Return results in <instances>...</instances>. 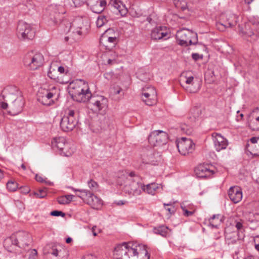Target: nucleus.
Masks as SVG:
<instances>
[{
  "label": "nucleus",
  "instance_id": "obj_1",
  "mask_svg": "<svg viewBox=\"0 0 259 259\" xmlns=\"http://www.w3.org/2000/svg\"><path fill=\"white\" fill-rule=\"evenodd\" d=\"M150 256L147 246L137 242L117 244L113 250L115 259H149Z\"/></svg>",
  "mask_w": 259,
  "mask_h": 259
},
{
  "label": "nucleus",
  "instance_id": "obj_2",
  "mask_svg": "<svg viewBox=\"0 0 259 259\" xmlns=\"http://www.w3.org/2000/svg\"><path fill=\"white\" fill-rule=\"evenodd\" d=\"M117 183L120 186L124 185V191L130 195L138 196L143 191L144 184L142 180L134 172L119 173Z\"/></svg>",
  "mask_w": 259,
  "mask_h": 259
},
{
  "label": "nucleus",
  "instance_id": "obj_3",
  "mask_svg": "<svg viewBox=\"0 0 259 259\" xmlns=\"http://www.w3.org/2000/svg\"><path fill=\"white\" fill-rule=\"evenodd\" d=\"M69 27L66 36V41L70 43L78 41L81 36L86 35L89 31L90 25L87 19L76 18L73 21L68 20L66 22V28Z\"/></svg>",
  "mask_w": 259,
  "mask_h": 259
},
{
  "label": "nucleus",
  "instance_id": "obj_4",
  "mask_svg": "<svg viewBox=\"0 0 259 259\" xmlns=\"http://www.w3.org/2000/svg\"><path fill=\"white\" fill-rule=\"evenodd\" d=\"M67 90L71 98L78 102H88L92 97L88 83L82 79L70 82Z\"/></svg>",
  "mask_w": 259,
  "mask_h": 259
},
{
  "label": "nucleus",
  "instance_id": "obj_5",
  "mask_svg": "<svg viewBox=\"0 0 259 259\" xmlns=\"http://www.w3.org/2000/svg\"><path fill=\"white\" fill-rule=\"evenodd\" d=\"M180 82L187 93H196L200 90V85L194 81V75L191 71L182 72L180 76Z\"/></svg>",
  "mask_w": 259,
  "mask_h": 259
},
{
  "label": "nucleus",
  "instance_id": "obj_6",
  "mask_svg": "<svg viewBox=\"0 0 259 259\" xmlns=\"http://www.w3.org/2000/svg\"><path fill=\"white\" fill-rule=\"evenodd\" d=\"M176 38L178 44L181 46H188L197 42V33L188 29H182L178 31Z\"/></svg>",
  "mask_w": 259,
  "mask_h": 259
},
{
  "label": "nucleus",
  "instance_id": "obj_7",
  "mask_svg": "<svg viewBox=\"0 0 259 259\" xmlns=\"http://www.w3.org/2000/svg\"><path fill=\"white\" fill-rule=\"evenodd\" d=\"M23 62L30 69L34 70L43 65L44 58L41 54L31 51L25 55Z\"/></svg>",
  "mask_w": 259,
  "mask_h": 259
},
{
  "label": "nucleus",
  "instance_id": "obj_8",
  "mask_svg": "<svg viewBox=\"0 0 259 259\" xmlns=\"http://www.w3.org/2000/svg\"><path fill=\"white\" fill-rule=\"evenodd\" d=\"M17 35L21 40H32L35 36V30L30 24L19 21L17 25Z\"/></svg>",
  "mask_w": 259,
  "mask_h": 259
},
{
  "label": "nucleus",
  "instance_id": "obj_9",
  "mask_svg": "<svg viewBox=\"0 0 259 259\" xmlns=\"http://www.w3.org/2000/svg\"><path fill=\"white\" fill-rule=\"evenodd\" d=\"M78 197L83 201L95 209H99L102 205V201L90 191L86 190H77Z\"/></svg>",
  "mask_w": 259,
  "mask_h": 259
},
{
  "label": "nucleus",
  "instance_id": "obj_10",
  "mask_svg": "<svg viewBox=\"0 0 259 259\" xmlns=\"http://www.w3.org/2000/svg\"><path fill=\"white\" fill-rule=\"evenodd\" d=\"M7 101L10 102L9 104L10 114L15 115L20 113L24 105V101L22 96H18L15 94H9L7 96Z\"/></svg>",
  "mask_w": 259,
  "mask_h": 259
},
{
  "label": "nucleus",
  "instance_id": "obj_11",
  "mask_svg": "<svg viewBox=\"0 0 259 259\" xmlns=\"http://www.w3.org/2000/svg\"><path fill=\"white\" fill-rule=\"evenodd\" d=\"M91 110L95 113H103L108 108V99L103 96H92L90 99Z\"/></svg>",
  "mask_w": 259,
  "mask_h": 259
},
{
  "label": "nucleus",
  "instance_id": "obj_12",
  "mask_svg": "<svg viewBox=\"0 0 259 259\" xmlns=\"http://www.w3.org/2000/svg\"><path fill=\"white\" fill-rule=\"evenodd\" d=\"M237 17L234 14H223L220 16L219 21L216 24L217 29L224 31L227 28H232L237 24Z\"/></svg>",
  "mask_w": 259,
  "mask_h": 259
},
{
  "label": "nucleus",
  "instance_id": "obj_13",
  "mask_svg": "<svg viewBox=\"0 0 259 259\" xmlns=\"http://www.w3.org/2000/svg\"><path fill=\"white\" fill-rule=\"evenodd\" d=\"M167 134L162 131H155L151 133L148 137L149 144L153 146H160L166 143Z\"/></svg>",
  "mask_w": 259,
  "mask_h": 259
},
{
  "label": "nucleus",
  "instance_id": "obj_14",
  "mask_svg": "<svg viewBox=\"0 0 259 259\" xmlns=\"http://www.w3.org/2000/svg\"><path fill=\"white\" fill-rule=\"evenodd\" d=\"M177 146L179 152L183 155L192 153L195 150V145L192 140L186 138H182L178 141Z\"/></svg>",
  "mask_w": 259,
  "mask_h": 259
},
{
  "label": "nucleus",
  "instance_id": "obj_15",
  "mask_svg": "<svg viewBox=\"0 0 259 259\" xmlns=\"http://www.w3.org/2000/svg\"><path fill=\"white\" fill-rule=\"evenodd\" d=\"M15 236L17 240L18 248L26 250L32 243V236L27 232L19 231L15 234Z\"/></svg>",
  "mask_w": 259,
  "mask_h": 259
},
{
  "label": "nucleus",
  "instance_id": "obj_16",
  "mask_svg": "<svg viewBox=\"0 0 259 259\" xmlns=\"http://www.w3.org/2000/svg\"><path fill=\"white\" fill-rule=\"evenodd\" d=\"M213 167L208 164H201L195 169V172L197 177L205 178L211 177L214 173Z\"/></svg>",
  "mask_w": 259,
  "mask_h": 259
},
{
  "label": "nucleus",
  "instance_id": "obj_17",
  "mask_svg": "<svg viewBox=\"0 0 259 259\" xmlns=\"http://www.w3.org/2000/svg\"><path fill=\"white\" fill-rule=\"evenodd\" d=\"M160 155L156 153L153 149H149L143 151L141 154L142 162L146 164L155 165L160 159Z\"/></svg>",
  "mask_w": 259,
  "mask_h": 259
},
{
  "label": "nucleus",
  "instance_id": "obj_18",
  "mask_svg": "<svg viewBox=\"0 0 259 259\" xmlns=\"http://www.w3.org/2000/svg\"><path fill=\"white\" fill-rule=\"evenodd\" d=\"M54 94L48 90L40 88L38 91L37 100L41 104L46 106H50L54 103L52 99Z\"/></svg>",
  "mask_w": 259,
  "mask_h": 259
},
{
  "label": "nucleus",
  "instance_id": "obj_19",
  "mask_svg": "<svg viewBox=\"0 0 259 259\" xmlns=\"http://www.w3.org/2000/svg\"><path fill=\"white\" fill-rule=\"evenodd\" d=\"M257 24L250 23H245L243 27L239 25V33L242 37L247 39L252 36H255L256 37L257 34L255 33L253 30L257 27Z\"/></svg>",
  "mask_w": 259,
  "mask_h": 259
},
{
  "label": "nucleus",
  "instance_id": "obj_20",
  "mask_svg": "<svg viewBox=\"0 0 259 259\" xmlns=\"http://www.w3.org/2000/svg\"><path fill=\"white\" fill-rule=\"evenodd\" d=\"M108 34V32H104L100 40V45L104 47L106 50L111 49L117 43L116 35L109 36Z\"/></svg>",
  "mask_w": 259,
  "mask_h": 259
},
{
  "label": "nucleus",
  "instance_id": "obj_21",
  "mask_svg": "<svg viewBox=\"0 0 259 259\" xmlns=\"http://www.w3.org/2000/svg\"><path fill=\"white\" fill-rule=\"evenodd\" d=\"M168 30L165 27L159 26L154 28L151 33V38L153 40L164 38L166 39L169 37Z\"/></svg>",
  "mask_w": 259,
  "mask_h": 259
},
{
  "label": "nucleus",
  "instance_id": "obj_22",
  "mask_svg": "<svg viewBox=\"0 0 259 259\" xmlns=\"http://www.w3.org/2000/svg\"><path fill=\"white\" fill-rule=\"evenodd\" d=\"M109 6L111 7L112 11L117 15L124 16L127 13V9L120 1L111 0Z\"/></svg>",
  "mask_w": 259,
  "mask_h": 259
},
{
  "label": "nucleus",
  "instance_id": "obj_23",
  "mask_svg": "<svg viewBox=\"0 0 259 259\" xmlns=\"http://www.w3.org/2000/svg\"><path fill=\"white\" fill-rule=\"evenodd\" d=\"M211 136L217 151H220L226 148L228 144V141L221 135L214 133L212 134Z\"/></svg>",
  "mask_w": 259,
  "mask_h": 259
},
{
  "label": "nucleus",
  "instance_id": "obj_24",
  "mask_svg": "<svg viewBox=\"0 0 259 259\" xmlns=\"http://www.w3.org/2000/svg\"><path fill=\"white\" fill-rule=\"evenodd\" d=\"M228 194L231 201L234 203L239 202L242 199V190L238 186H233L230 188Z\"/></svg>",
  "mask_w": 259,
  "mask_h": 259
},
{
  "label": "nucleus",
  "instance_id": "obj_25",
  "mask_svg": "<svg viewBox=\"0 0 259 259\" xmlns=\"http://www.w3.org/2000/svg\"><path fill=\"white\" fill-rule=\"evenodd\" d=\"M88 5L94 13H100L104 10L106 2L105 0H88Z\"/></svg>",
  "mask_w": 259,
  "mask_h": 259
},
{
  "label": "nucleus",
  "instance_id": "obj_26",
  "mask_svg": "<svg viewBox=\"0 0 259 259\" xmlns=\"http://www.w3.org/2000/svg\"><path fill=\"white\" fill-rule=\"evenodd\" d=\"M17 240L15 234L6 238L4 241V246L8 251L10 252H16L17 248L18 247Z\"/></svg>",
  "mask_w": 259,
  "mask_h": 259
},
{
  "label": "nucleus",
  "instance_id": "obj_27",
  "mask_svg": "<svg viewBox=\"0 0 259 259\" xmlns=\"http://www.w3.org/2000/svg\"><path fill=\"white\" fill-rule=\"evenodd\" d=\"M246 149L253 156H259V137H252L247 144Z\"/></svg>",
  "mask_w": 259,
  "mask_h": 259
},
{
  "label": "nucleus",
  "instance_id": "obj_28",
  "mask_svg": "<svg viewBox=\"0 0 259 259\" xmlns=\"http://www.w3.org/2000/svg\"><path fill=\"white\" fill-rule=\"evenodd\" d=\"M52 67L51 66L50 69L48 73V76L51 79H53L56 80L57 82L64 84V81H63V79L61 78L58 75V73L59 72L60 74H62L65 71V68L63 66H59L57 68V71H56L54 69L52 70Z\"/></svg>",
  "mask_w": 259,
  "mask_h": 259
},
{
  "label": "nucleus",
  "instance_id": "obj_29",
  "mask_svg": "<svg viewBox=\"0 0 259 259\" xmlns=\"http://www.w3.org/2000/svg\"><path fill=\"white\" fill-rule=\"evenodd\" d=\"M53 148H56L57 152L61 155L64 156L63 150L65 147V138L58 137L53 139L52 142Z\"/></svg>",
  "mask_w": 259,
  "mask_h": 259
},
{
  "label": "nucleus",
  "instance_id": "obj_30",
  "mask_svg": "<svg viewBox=\"0 0 259 259\" xmlns=\"http://www.w3.org/2000/svg\"><path fill=\"white\" fill-rule=\"evenodd\" d=\"M142 95L143 96H151L152 99L149 103L151 102L153 103L157 102V93L154 87L148 86L144 88L142 90Z\"/></svg>",
  "mask_w": 259,
  "mask_h": 259
},
{
  "label": "nucleus",
  "instance_id": "obj_31",
  "mask_svg": "<svg viewBox=\"0 0 259 259\" xmlns=\"http://www.w3.org/2000/svg\"><path fill=\"white\" fill-rule=\"evenodd\" d=\"M160 188V186L155 183L148 184L147 185H144L143 192L151 195H154L157 192V190Z\"/></svg>",
  "mask_w": 259,
  "mask_h": 259
},
{
  "label": "nucleus",
  "instance_id": "obj_32",
  "mask_svg": "<svg viewBox=\"0 0 259 259\" xmlns=\"http://www.w3.org/2000/svg\"><path fill=\"white\" fill-rule=\"evenodd\" d=\"M154 232L163 237H167L170 235V230L166 226H161L154 229Z\"/></svg>",
  "mask_w": 259,
  "mask_h": 259
},
{
  "label": "nucleus",
  "instance_id": "obj_33",
  "mask_svg": "<svg viewBox=\"0 0 259 259\" xmlns=\"http://www.w3.org/2000/svg\"><path fill=\"white\" fill-rule=\"evenodd\" d=\"M61 247L60 245H49L46 246V248H50V250H48L47 253H51L55 256H58L59 253L61 251Z\"/></svg>",
  "mask_w": 259,
  "mask_h": 259
},
{
  "label": "nucleus",
  "instance_id": "obj_34",
  "mask_svg": "<svg viewBox=\"0 0 259 259\" xmlns=\"http://www.w3.org/2000/svg\"><path fill=\"white\" fill-rule=\"evenodd\" d=\"M174 5L175 7L184 11L187 9V3L185 0H174Z\"/></svg>",
  "mask_w": 259,
  "mask_h": 259
},
{
  "label": "nucleus",
  "instance_id": "obj_35",
  "mask_svg": "<svg viewBox=\"0 0 259 259\" xmlns=\"http://www.w3.org/2000/svg\"><path fill=\"white\" fill-rule=\"evenodd\" d=\"M245 217L246 219L251 223L259 221V213H258L248 212L246 214Z\"/></svg>",
  "mask_w": 259,
  "mask_h": 259
},
{
  "label": "nucleus",
  "instance_id": "obj_36",
  "mask_svg": "<svg viewBox=\"0 0 259 259\" xmlns=\"http://www.w3.org/2000/svg\"><path fill=\"white\" fill-rule=\"evenodd\" d=\"M221 220L220 218L219 215H214L212 218L209 219L210 224L214 228H217L220 224Z\"/></svg>",
  "mask_w": 259,
  "mask_h": 259
},
{
  "label": "nucleus",
  "instance_id": "obj_37",
  "mask_svg": "<svg viewBox=\"0 0 259 259\" xmlns=\"http://www.w3.org/2000/svg\"><path fill=\"white\" fill-rule=\"evenodd\" d=\"M76 124V120L75 118H67V125L66 126V128L68 131H72L75 127Z\"/></svg>",
  "mask_w": 259,
  "mask_h": 259
},
{
  "label": "nucleus",
  "instance_id": "obj_38",
  "mask_svg": "<svg viewBox=\"0 0 259 259\" xmlns=\"http://www.w3.org/2000/svg\"><path fill=\"white\" fill-rule=\"evenodd\" d=\"M7 188L10 191H15L18 188V184L14 180H10L7 183Z\"/></svg>",
  "mask_w": 259,
  "mask_h": 259
},
{
  "label": "nucleus",
  "instance_id": "obj_39",
  "mask_svg": "<svg viewBox=\"0 0 259 259\" xmlns=\"http://www.w3.org/2000/svg\"><path fill=\"white\" fill-rule=\"evenodd\" d=\"M84 0H67V4L71 7H77L81 6Z\"/></svg>",
  "mask_w": 259,
  "mask_h": 259
},
{
  "label": "nucleus",
  "instance_id": "obj_40",
  "mask_svg": "<svg viewBox=\"0 0 259 259\" xmlns=\"http://www.w3.org/2000/svg\"><path fill=\"white\" fill-rule=\"evenodd\" d=\"M88 185L92 192L96 191L99 188L98 184L93 179H91L88 182Z\"/></svg>",
  "mask_w": 259,
  "mask_h": 259
},
{
  "label": "nucleus",
  "instance_id": "obj_41",
  "mask_svg": "<svg viewBox=\"0 0 259 259\" xmlns=\"http://www.w3.org/2000/svg\"><path fill=\"white\" fill-rule=\"evenodd\" d=\"M107 22V20L106 17L103 15H100L98 17L97 20L96 24L97 27L100 28L105 25Z\"/></svg>",
  "mask_w": 259,
  "mask_h": 259
},
{
  "label": "nucleus",
  "instance_id": "obj_42",
  "mask_svg": "<svg viewBox=\"0 0 259 259\" xmlns=\"http://www.w3.org/2000/svg\"><path fill=\"white\" fill-rule=\"evenodd\" d=\"M225 237H226V238L227 239H228V240H232V241H231L232 243H234V242H235V241H236L235 238H236V235H237V233L236 232H233L232 233V234H231L229 232L228 229H226L225 230Z\"/></svg>",
  "mask_w": 259,
  "mask_h": 259
},
{
  "label": "nucleus",
  "instance_id": "obj_43",
  "mask_svg": "<svg viewBox=\"0 0 259 259\" xmlns=\"http://www.w3.org/2000/svg\"><path fill=\"white\" fill-rule=\"evenodd\" d=\"M181 207L184 211V213H183L184 215L186 217H189V216L192 215L195 211V209H192V210H189L187 208V206L185 205V204L184 203L181 204Z\"/></svg>",
  "mask_w": 259,
  "mask_h": 259
},
{
  "label": "nucleus",
  "instance_id": "obj_44",
  "mask_svg": "<svg viewBox=\"0 0 259 259\" xmlns=\"http://www.w3.org/2000/svg\"><path fill=\"white\" fill-rule=\"evenodd\" d=\"M249 126L250 128L253 131H257L259 130V117L256 118L255 120L251 121L249 123Z\"/></svg>",
  "mask_w": 259,
  "mask_h": 259
},
{
  "label": "nucleus",
  "instance_id": "obj_45",
  "mask_svg": "<svg viewBox=\"0 0 259 259\" xmlns=\"http://www.w3.org/2000/svg\"><path fill=\"white\" fill-rule=\"evenodd\" d=\"M243 221L242 220L239 218H236L234 219L233 225L235 226L238 230H240L243 228Z\"/></svg>",
  "mask_w": 259,
  "mask_h": 259
},
{
  "label": "nucleus",
  "instance_id": "obj_46",
  "mask_svg": "<svg viewBox=\"0 0 259 259\" xmlns=\"http://www.w3.org/2000/svg\"><path fill=\"white\" fill-rule=\"evenodd\" d=\"M190 112L192 114V115L193 116V117L194 119H196V118L198 117L201 113V110L199 109V108H196V107L190 110Z\"/></svg>",
  "mask_w": 259,
  "mask_h": 259
},
{
  "label": "nucleus",
  "instance_id": "obj_47",
  "mask_svg": "<svg viewBox=\"0 0 259 259\" xmlns=\"http://www.w3.org/2000/svg\"><path fill=\"white\" fill-rule=\"evenodd\" d=\"M34 194L36 196V198H42L47 196L46 189H40L37 192H34Z\"/></svg>",
  "mask_w": 259,
  "mask_h": 259
},
{
  "label": "nucleus",
  "instance_id": "obj_48",
  "mask_svg": "<svg viewBox=\"0 0 259 259\" xmlns=\"http://www.w3.org/2000/svg\"><path fill=\"white\" fill-rule=\"evenodd\" d=\"M151 99H152V98L151 97V96H143V97H142V99H143V101L145 103V104L148 106H153V105H154L156 104L157 102H151L150 103H149V102H150L151 101Z\"/></svg>",
  "mask_w": 259,
  "mask_h": 259
},
{
  "label": "nucleus",
  "instance_id": "obj_49",
  "mask_svg": "<svg viewBox=\"0 0 259 259\" xmlns=\"http://www.w3.org/2000/svg\"><path fill=\"white\" fill-rule=\"evenodd\" d=\"M92 232L94 236H97V235L102 232V229L97 226H94L92 228Z\"/></svg>",
  "mask_w": 259,
  "mask_h": 259
},
{
  "label": "nucleus",
  "instance_id": "obj_50",
  "mask_svg": "<svg viewBox=\"0 0 259 259\" xmlns=\"http://www.w3.org/2000/svg\"><path fill=\"white\" fill-rule=\"evenodd\" d=\"M50 214L52 216L65 217V213L59 210H53L51 212Z\"/></svg>",
  "mask_w": 259,
  "mask_h": 259
},
{
  "label": "nucleus",
  "instance_id": "obj_51",
  "mask_svg": "<svg viewBox=\"0 0 259 259\" xmlns=\"http://www.w3.org/2000/svg\"><path fill=\"white\" fill-rule=\"evenodd\" d=\"M164 206L165 207V209L166 210L168 211L170 214L173 213L175 211L174 206H172L170 204H164Z\"/></svg>",
  "mask_w": 259,
  "mask_h": 259
},
{
  "label": "nucleus",
  "instance_id": "obj_52",
  "mask_svg": "<svg viewBox=\"0 0 259 259\" xmlns=\"http://www.w3.org/2000/svg\"><path fill=\"white\" fill-rule=\"evenodd\" d=\"M81 259H98V257L92 254H85L82 256Z\"/></svg>",
  "mask_w": 259,
  "mask_h": 259
},
{
  "label": "nucleus",
  "instance_id": "obj_53",
  "mask_svg": "<svg viewBox=\"0 0 259 259\" xmlns=\"http://www.w3.org/2000/svg\"><path fill=\"white\" fill-rule=\"evenodd\" d=\"M75 197L73 195H66V204L69 203L71 201H73Z\"/></svg>",
  "mask_w": 259,
  "mask_h": 259
},
{
  "label": "nucleus",
  "instance_id": "obj_54",
  "mask_svg": "<svg viewBox=\"0 0 259 259\" xmlns=\"http://www.w3.org/2000/svg\"><path fill=\"white\" fill-rule=\"evenodd\" d=\"M67 114H68V116L67 118H71V117L75 118V111L73 109H68V111L67 112Z\"/></svg>",
  "mask_w": 259,
  "mask_h": 259
},
{
  "label": "nucleus",
  "instance_id": "obj_55",
  "mask_svg": "<svg viewBox=\"0 0 259 259\" xmlns=\"http://www.w3.org/2000/svg\"><path fill=\"white\" fill-rule=\"evenodd\" d=\"M35 180L36 181L38 182H40V183H47L46 181H45V179H44V178L38 175H36L35 176Z\"/></svg>",
  "mask_w": 259,
  "mask_h": 259
},
{
  "label": "nucleus",
  "instance_id": "obj_56",
  "mask_svg": "<svg viewBox=\"0 0 259 259\" xmlns=\"http://www.w3.org/2000/svg\"><path fill=\"white\" fill-rule=\"evenodd\" d=\"M126 201H123V200H119V201H114L113 203V204H114V205H118V206H120V205H124L126 203Z\"/></svg>",
  "mask_w": 259,
  "mask_h": 259
},
{
  "label": "nucleus",
  "instance_id": "obj_57",
  "mask_svg": "<svg viewBox=\"0 0 259 259\" xmlns=\"http://www.w3.org/2000/svg\"><path fill=\"white\" fill-rule=\"evenodd\" d=\"M21 192L25 193L27 194L30 191V189L28 187H21Z\"/></svg>",
  "mask_w": 259,
  "mask_h": 259
},
{
  "label": "nucleus",
  "instance_id": "obj_58",
  "mask_svg": "<svg viewBox=\"0 0 259 259\" xmlns=\"http://www.w3.org/2000/svg\"><path fill=\"white\" fill-rule=\"evenodd\" d=\"M181 130L182 131H183L184 133L186 134H189L190 133L188 129L187 128V126L186 125L182 126L181 127Z\"/></svg>",
  "mask_w": 259,
  "mask_h": 259
},
{
  "label": "nucleus",
  "instance_id": "obj_59",
  "mask_svg": "<svg viewBox=\"0 0 259 259\" xmlns=\"http://www.w3.org/2000/svg\"><path fill=\"white\" fill-rule=\"evenodd\" d=\"M105 32H108L109 36H113V35H116L115 31L112 29H108Z\"/></svg>",
  "mask_w": 259,
  "mask_h": 259
},
{
  "label": "nucleus",
  "instance_id": "obj_60",
  "mask_svg": "<svg viewBox=\"0 0 259 259\" xmlns=\"http://www.w3.org/2000/svg\"><path fill=\"white\" fill-rule=\"evenodd\" d=\"M37 254V250L35 249H33L31 250V253L30 254V256L31 257H34L36 256Z\"/></svg>",
  "mask_w": 259,
  "mask_h": 259
},
{
  "label": "nucleus",
  "instance_id": "obj_61",
  "mask_svg": "<svg viewBox=\"0 0 259 259\" xmlns=\"http://www.w3.org/2000/svg\"><path fill=\"white\" fill-rule=\"evenodd\" d=\"M192 57L194 60L196 61L200 58V56L198 54L194 53L192 55Z\"/></svg>",
  "mask_w": 259,
  "mask_h": 259
},
{
  "label": "nucleus",
  "instance_id": "obj_62",
  "mask_svg": "<svg viewBox=\"0 0 259 259\" xmlns=\"http://www.w3.org/2000/svg\"><path fill=\"white\" fill-rule=\"evenodd\" d=\"M58 202L59 203L61 204H65V199L64 198V196L58 198Z\"/></svg>",
  "mask_w": 259,
  "mask_h": 259
},
{
  "label": "nucleus",
  "instance_id": "obj_63",
  "mask_svg": "<svg viewBox=\"0 0 259 259\" xmlns=\"http://www.w3.org/2000/svg\"><path fill=\"white\" fill-rule=\"evenodd\" d=\"M1 107L3 109H6L8 107V104L5 102H2L1 104Z\"/></svg>",
  "mask_w": 259,
  "mask_h": 259
},
{
  "label": "nucleus",
  "instance_id": "obj_64",
  "mask_svg": "<svg viewBox=\"0 0 259 259\" xmlns=\"http://www.w3.org/2000/svg\"><path fill=\"white\" fill-rule=\"evenodd\" d=\"M4 174L2 170L0 169V181L4 178Z\"/></svg>",
  "mask_w": 259,
  "mask_h": 259
}]
</instances>
